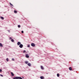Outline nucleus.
I'll use <instances>...</instances> for the list:
<instances>
[{"label":"nucleus","mask_w":79,"mask_h":79,"mask_svg":"<svg viewBox=\"0 0 79 79\" xmlns=\"http://www.w3.org/2000/svg\"><path fill=\"white\" fill-rule=\"evenodd\" d=\"M12 61H15V59L14 58L12 59Z\"/></svg>","instance_id":"412c9836"},{"label":"nucleus","mask_w":79,"mask_h":79,"mask_svg":"<svg viewBox=\"0 0 79 79\" xmlns=\"http://www.w3.org/2000/svg\"><path fill=\"white\" fill-rule=\"evenodd\" d=\"M31 46L32 47H35V44L34 43H32L31 44Z\"/></svg>","instance_id":"f03ea898"},{"label":"nucleus","mask_w":79,"mask_h":79,"mask_svg":"<svg viewBox=\"0 0 79 79\" xmlns=\"http://www.w3.org/2000/svg\"><path fill=\"white\" fill-rule=\"evenodd\" d=\"M0 76H2V77H3V75H1V74H0Z\"/></svg>","instance_id":"393cba45"},{"label":"nucleus","mask_w":79,"mask_h":79,"mask_svg":"<svg viewBox=\"0 0 79 79\" xmlns=\"http://www.w3.org/2000/svg\"><path fill=\"white\" fill-rule=\"evenodd\" d=\"M0 47H3V45L2 43H0Z\"/></svg>","instance_id":"f8f14e48"},{"label":"nucleus","mask_w":79,"mask_h":79,"mask_svg":"<svg viewBox=\"0 0 79 79\" xmlns=\"http://www.w3.org/2000/svg\"><path fill=\"white\" fill-rule=\"evenodd\" d=\"M2 70L0 69V72H2Z\"/></svg>","instance_id":"b1692460"},{"label":"nucleus","mask_w":79,"mask_h":79,"mask_svg":"<svg viewBox=\"0 0 79 79\" xmlns=\"http://www.w3.org/2000/svg\"><path fill=\"white\" fill-rule=\"evenodd\" d=\"M27 47H30V45L28 44L27 46Z\"/></svg>","instance_id":"aec40b11"},{"label":"nucleus","mask_w":79,"mask_h":79,"mask_svg":"<svg viewBox=\"0 0 79 79\" xmlns=\"http://www.w3.org/2000/svg\"><path fill=\"white\" fill-rule=\"evenodd\" d=\"M31 64H30V63H29L28 64V65L29 66H31Z\"/></svg>","instance_id":"9b49d317"},{"label":"nucleus","mask_w":79,"mask_h":79,"mask_svg":"<svg viewBox=\"0 0 79 79\" xmlns=\"http://www.w3.org/2000/svg\"><path fill=\"white\" fill-rule=\"evenodd\" d=\"M26 50L23 51V53H26Z\"/></svg>","instance_id":"6ab92c4d"},{"label":"nucleus","mask_w":79,"mask_h":79,"mask_svg":"<svg viewBox=\"0 0 79 79\" xmlns=\"http://www.w3.org/2000/svg\"><path fill=\"white\" fill-rule=\"evenodd\" d=\"M40 78L41 79H44V77H42V76L40 77Z\"/></svg>","instance_id":"0eeeda50"},{"label":"nucleus","mask_w":79,"mask_h":79,"mask_svg":"<svg viewBox=\"0 0 79 79\" xmlns=\"http://www.w3.org/2000/svg\"><path fill=\"white\" fill-rule=\"evenodd\" d=\"M10 4L11 6H13V4H11V3H10Z\"/></svg>","instance_id":"2eb2a0df"},{"label":"nucleus","mask_w":79,"mask_h":79,"mask_svg":"<svg viewBox=\"0 0 79 79\" xmlns=\"http://www.w3.org/2000/svg\"><path fill=\"white\" fill-rule=\"evenodd\" d=\"M17 45H21V42H19L17 43Z\"/></svg>","instance_id":"39448f33"},{"label":"nucleus","mask_w":79,"mask_h":79,"mask_svg":"<svg viewBox=\"0 0 79 79\" xmlns=\"http://www.w3.org/2000/svg\"><path fill=\"white\" fill-rule=\"evenodd\" d=\"M25 63L26 64H27V63H28V62L27 61H25Z\"/></svg>","instance_id":"f3484780"},{"label":"nucleus","mask_w":79,"mask_h":79,"mask_svg":"<svg viewBox=\"0 0 79 79\" xmlns=\"http://www.w3.org/2000/svg\"><path fill=\"white\" fill-rule=\"evenodd\" d=\"M18 27L19 28L21 27V26H20V25H18Z\"/></svg>","instance_id":"a211bd4d"},{"label":"nucleus","mask_w":79,"mask_h":79,"mask_svg":"<svg viewBox=\"0 0 79 79\" xmlns=\"http://www.w3.org/2000/svg\"><path fill=\"white\" fill-rule=\"evenodd\" d=\"M9 39H10V40H11V39H12V38H11V37H10Z\"/></svg>","instance_id":"a878e982"},{"label":"nucleus","mask_w":79,"mask_h":79,"mask_svg":"<svg viewBox=\"0 0 79 79\" xmlns=\"http://www.w3.org/2000/svg\"><path fill=\"white\" fill-rule=\"evenodd\" d=\"M21 33H22V34H23V33H24V31H22Z\"/></svg>","instance_id":"4be33fe9"},{"label":"nucleus","mask_w":79,"mask_h":79,"mask_svg":"<svg viewBox=\"0 0 79 79\" xmlns=\"http://www.w3.org/2000/svg\"><path fill=\"white\" fill-rule=\"evenodd\" d=\"M57 77H59V76H60V74L59 73H57Z\"/></svg>","instance_id":"4468645a"},{"label":"nucleus","mask_w":79,"mask_h":79,"mask_svg":"<svg viewBox=\"0 0 79 79\" xmlns=\"http://www.w3.org/2000/svg\"><path fill=\"white\" fill-rule=\"evenodd\" d=\"M11 74L12 76H14V74L13 73L11 72Z\"/></svg>","instance_id":"6e6552de"},{"label":"nucleus","mask_w":79,"mask_h":79,"mask_svg":"<svg viewBox=\"0 0 79 79\" xmlns=\"http://www.w3.org/2000/svg\"><path fill=\"white\" fill-rule=\"evenodd\" d=\"M0 18L1 19H4V18H3V17H0Z\"/></svg>","instance_id":"1a4fd4ad"},{"label":"nucleus","mask_w":79,"mask_h":79,"mask_svg":"<svg viewBox=\"0 0 79 79\" xmlns=\"http://www.w3.org/2000/svg\"><path fill=\"white\" fill-rule=\"evenodd\" d=\"M6 61H8V58L6 59Z\"/></svg>","instance_id":"5701e85b"},{"label":"nucleus","mask_w":79,"mask_h":79,"mask_svg":"<svg viewBox=\"0 0 79 79\" xmlns=\"http://www.w3.org/2000/svg\"><path fill=\"white\" fill-rule=\"evenodd\" d=\"M17 12H18L17 11L15 10H14V12L15 13H17Z\"/></svg>","instance_id":"ddd939ff"},{"label":"nucleus","mask_w":79,"mask_h":79,"mask_svg":"<svg viewBox=\"0 0 79 79\" xmlns=\"http://www.w3.org/2000/svg\"><path fill=\"white\" fill-rule=\"evenodd\" d=\"M19 47L20 48H23V45L22 44H20L19 46Z\"/></svg>","instance_id":"7ed1b4c3"},{"label":"nucleus","mask_w":79,"mask_h":79,"mask_svg":"<svg viewBox=\"0 0 79 79\" xmlns=\"http://www.w3.org/2000/svg\"><path fill=\"white\" fill-rule=\"evenodd\" d=\"M26 58H29V56L28 55V54H26Z\"/></svg>","instance_id":"20e7f679"},{"label":"nucleus","mask_w":79,"mask_h":79,"mask_svg":"<svg viewBox=\"0 0 79 79\" xmlns=\"http://www.w3.org/2000/svg\"><path fill=\"white\" fill-rule=\"evenodd\" d=\"M41 68L42 69H44V67L42 66H41Z\"/></svg>","instance_id":"9d476101"},{"label":"nucleus","mask_w":79,"mask_h":79,"mask_svg":"<svg viewBox=\"0 0 79 79\" xmlns=\"http://www.w3.org/2000/svg\"><path fill=\"white\" fill-rule=\"evenodd\" d=\"M13 79H23L21 77H16L13 78Z\"/></svg>","instance_id":"f257e3e1"},{"label":"nucleus","mask_w":79,"mask_h":79,"mask_svg":"<svg viewBox=\"0 0 79 79\" xmlns=\"http://www.w3.org/2000/svg\"><path fill=\"white\" fill-rule=\"evenodd\" d=\"M69 69L70 70V71H72V68H71V67H69Z\"/></svg>","instance_id":"423d86ee"},{"label":"nucleus","mask_w":79,"mask_h":79,"mask_svg":"<svg viewBox=\"0 0 79 79\" xmlns=\"http://www.w3.org/2000/svg\"><path fill=\"white\" fill-rule=\"evenodd\" d=\"M11 41L12 42H14V40L13 39H11Z\"/></svg>","instance_id":"dca6fc26"}]
</instances>
